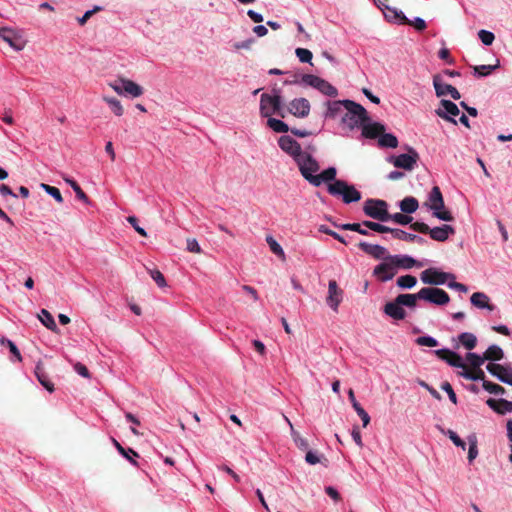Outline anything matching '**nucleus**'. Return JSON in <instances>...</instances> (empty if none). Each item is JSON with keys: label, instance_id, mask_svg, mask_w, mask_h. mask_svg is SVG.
<instances>
[{"label": "nucleus", "instance_id": "10", "mask_svg": "<svg viewBox=\"0 0 512 512\" xmlns=\"http://www.w3.org/2000/svg\"><path fill=\"white\" fill-rule=\"evenodd\" d=\"M419 160V154L418 152L410 147L408 149L407 154H400L398 156L392 157L391 162L396 168H402L408 171H411L414 169V166L416 165L417 161Z\"/></svg>", "mask_w": 512, "mask_h": 512}, {"label": "nucleus", "instance_id": "11", "mask_svg": "<svg viewBox=\"0 0 512 512\" xmlns=\"http://www.w3.org/2000/svg\"><path fill=\"white\" fill-rule=\"evenodd\" d=\"M396 273V267L393 261H391L390 256H388L384 262L375 266L373 270V275L381 282H387L393 279Z\"/></svg>", "mask_w": 512, "mask_h": 512}, {"label": "nucleus", "instance_id": "59", "mask_svg": "<svg viewBox=\"0 0 512 512\" xmlns=\"http://www.w3.org/2000/svg\"><path fill=\"white\" fill-rule=\"evenodd\" d=\"M478 36L481 42L486 46L491 45L495 39L494 34L487 30H480Z\"/></svg>", "mask_w": 512, "mask_h": 512}, {"label": "nucleus", "instance_id": "23", "mask_svg": "<svg viewBox=\"0 0 512 512\" xmlns=\"http://www.w3.org/2000/svg\"><path fill=\"white\" fill-rule=\"evenodd\" d=\"M388 11L392 13L393 17L402 24L411 25L418 31H422L426 28V23L422 18L417 17L413 21H410L401 11L397 12L396 10L391 9H388Z\"/></svg>", "mask_w": 512, "mask_h": 512}, {"label": "nucleus", "instance_id": "12", "mask_svg": "<svg viewBox=\"0 0 512 512\" xmlns=\"http://www.w3.org/2000/svg\"><path fill=\"white\" fill-rule=\"evenodd\" d=\"M278 144L284 152L293 157L294 161L305 153L302 151L301 145L290 136H281Z\"/></svg>", "mask_w": 512, "mask_h": 512}, {"label": "nucleus", "instance_id": "60", "mask_svg": "<svg viewBox=\"0 0 512 512\" xmlns=\"http://www.w3.org/2000/svg\"><path fill=\"white\" fill-rule=\"evenodd\" d=\"M446 434L448 435L449 439L454 443V445H456L457 447L462 448L463 450L466 449V443L457 435L456 432H454L453 430L449 429L446 432Z\"/></svg>", "mask_w": 512, "mask_h": 512}, {"label": "nucleus", "instance_id": "49", "mask_svg": "<svg viewBox=\"0 0 512 512\" xmlns=\"http://www.w3.org/2000/svg\"><path fill=\"white\" fill-rule=\"evenodd\" d=\"M390 233L393 235L394 238L399 239V240L408 241V242H413L416 238L415 234L407 233L401 229L391 228Z\"/></svg>", "mask_w": 512, "mask_h": 512}, {"label": "nucleus", "instance_id": "62", "mask_svg": "<svg viewBox=\"0 0 512 512\" xmlns=\"http://www.w3.org/2000/svg\"><path fill=\"white\" fill-rule=\"evenodd\" d=\"M410 228L423 234H429L431 229L426 223L423 222H414L411 224Z\"/></svg>", "mask_w": 512, "mask_h": 512}, {"label": "nucleus", "instance_id": "57", "mask_svg": "<svg viewBox=\"0 0 512 512\" xmlns=\"http://www.w3.org/2000/svg\"><path fill=\"white\" fill-rule=\"evenodd\" d=\"M416 343L427 347H436L438 345V341L431 336H420L416 339Z\"/></svg>", "mask_w": 512, "mask_h": 512}, {"label": "nucleus", "instance_id": "20", "mask_svg": "<svg viewBox=\"0 0 512 512\" xmlns=\"http://www.w3.org/2000/svg\"><path fill=\"white\" fill-rule=\"evenodd\" d=\"M358 247L366 254L372 256L375 259H384L386 260L387 250L386 248L377 245V244H369L367 242H359Z\"/></svg>", "mask_w": 512, "mask_h": 512}, {"label": "nucleus", "instance_id": "15", "mask_svg": "<svg viewBox=\"0 0 512 512\" xmlns=\"http://www.w3.org/2000/svg\"><path fill=\"white\" fill-rule=\"evenodd\" d=\"M343 299V290L339 288L335 280H330L328 283V295L326 298L327 305L334 311L338 310L339 304Z\"/></svg>", "mask_w": 512, "mask_h": 512}, {"label": "nucleus", "instance_id": "41", "mask_svg": "<svg viewBox=\"0 0 512 512\" xmlns=\"http://www.w3.org/2000/svg\"><path fill=\"white\" fill-rule=\"evenodd\" d=\"M345 102L346 100L328 102V110L326 115L331 118L336 117L342 111V108H345Z\"/></svg>", "mask_w": 512, "mask_h": 512}, {"label": "nucleus", "instance_id": "30", "mask_svg": "<svg viewBox=\"0 0 512 512\" xmlns=\"http://www.w3.org/2000/svg\"><path fill=\"white\" fill-rule=\"evenodd\" d=\"M35 375L38 381L49 391H54V384L49 380L47 373L45 372L44 365L42 362H38L35 367Z\"/></svg>", "mask_w": 512, "mask_h": 512}, {"label": "nucleus", "instance_id": "48", "mask_svg": "<svg viewBox=\"0 0 512 512\" xmlns=\"http://www.w3.org/2000/svg\"><path fill=\"white\" fill-rule=\"evenodd\" d=\"M40 187L48 193L50 196H52L58 203L63 202V197L61 195V192L58 188L54 186H50L48 184L42 183Z\"/></svg>", "mask_w": 512, "mask_h": 512}, {"label": "nucleus", "instance_id": "31", "mask_svg": "<svg viewBox=\"0 0 512 512\" xmlns=\"http://www.w3.org/2000/svg\"><path fill=\"white\" fill-rule=\"evenodd\" d=\"M458 374H459V376L464 377L465 379H468V380L482 381L483 383H484V381H486L485 373L481 368H469L466 365V369H463Z\"/></svg>", "mask_w": 512, "mask_h": 512}, {"label": "nucleus", "instance_id": "53", "mask_svg": "<svg viewBox=\"0 0 512 512\" xmlns=\"http://www.w3.org/2000/svg\"><path fill=\"white\" fill-rule=\"evenodd\" d=\"M482 386L490 394L497 395V394H504L505 393V388L504 387H502L499 384L490 382V381H484V383H482Z\"/></svg>", "mask_w": 512, "mask_h": 512}, {"label": "nucleus", "instance_id": "39", "mask_svg": "<svg viewBox=\"0 0 512 512\" xmlns=\"http://www.w3.org/2000/svg\"><path fill=\"white\" fill-rule=\"evenodd\" d=\"M378 143L382 147L396 148L398 146V139L395 135L384 132L380 136Z\"/></svg>", "mask_w": 512, "mask_h": 512}, {"label": "nucleus", "instance_id": "26", "mask_svg": "<svg viewBox=\"0 0 512 512\" xmlns=\"http://www.w3.org/2000/svg\"><path fill=\"white\" fill-rule=\"evenodd\" d=\"M455 234V229L450 225H443L430 229V237L439 242H444L448 239L449 235Z\"/></svg>", "mask_w": 512, "mask_h": 512}, {"label": "nucleus", "instance_id": "28", "mask_svg": "<svg viewBox=\"0 0 512 512\" xmlns=\"http://www.w3.org/2000/svg\"><path fill=\"white\" fill-rule=\"evenodd\" d=\"M337 170L334 167H329L322 171L320 174H317L315 177H313V186L319 187L323 182H330L337 180L336 179Z\"/></svg>", "mask_w": 512, "mask_h": 512}, {"label": "nucleus", "instance_id": "9", "mask_svg": "<svg viewBox=\"0 0 512 512\" xmlns=\"http://www.w3.org/2000/svg\"><path fill=\"white\" fill-rule=\"evenodd\" d=\"M301 80L306 85L319 90L324 95L336 97L338 94L337 89L333 85L316 75L304 74Z\"/></svg>", "mask_w": 512, "mask_h": 512}, {"label": "nucleus", "instance_id": "29", "mask_svg": "<svg viewBox=\"0 0 512 512\" xmlns=\"http://www.w3.org/2000/svg\"><path fill=\"white\" fill-rule=\"evenodd\" d=\"M429 207L431 210H441L445 207L444 199L440 188L438 186H434L429 195Z\"/></svg>", "mask_w": 512, "mask_h": 512}, {"label": "nucleus", "instance_id": "21", "mask_svg": "<svg viewBox=\"0 0 512 512\" xmlns=\"http://www.w3.org/2000/svg\"><path fill=\"white\" fill-rule=\"evenodd\" d=\"M385 132V126L379 122L364 123L362 125V135L369 139H375Z\"/></svg>", "mask_w": 512, "mask_h": 512}, {"label": "nucleus", "instance_id": "34", "mask_svg": "<svg viewBox=\"0 0 512 512\" xmlns=\"http://www.w3.org/2000/svg\"><path fill=\"white\" fill-rule=\"evenodd\" d=\"M39 319L46 328L53 332H57L58 327L56 322L48 310L42 309L41 314L39 315Z\"/></svg>", "mask_w": 512, "mask_h": 512}, {"label": "nucleus", "instance_id": "5", "mask_svg": "<svg viewBox=\"0 0 512 512\" xmlns=\"http://www.w3.org/2000/svg\"><path fill=\"white\" fill-rule=\"evenodd\" d=\"M420 300H424L434 305L444 306L450 302L449 294L437 287H424L418 291Z\"/></svg>", "mask_w": 512, "mask_h": 512}, {"label": "nucleus", "instance_id": "7", "mask_svg": "<svg viewBox=\"0 0 512 512\" xmlns=\"http://www.w3.org/2000/svg\"><path fill=\"white\" fill-rule=\"evenodd\" d=\"M108 85L119 95H130L139 97L143 94V88L132 80L119 78Z\"/></svg>", "mask_w": 512, "mask_h": 512}, {"label": "nucleus", "instance_id": "50", "mask_svg": "<svg viewBox=\"0 0 512 512\" xmlns=\"http://www.w3.org/2000/svg\"><path fill=\"white\" fill-rule=\"evenodd\" d=\"M291 436H292V439L294 441V443L296 444V446L303 450V451H308V447H309V444H308V441L303 438L294 428H292V433H291Z\"/></svg>", "mask_w": 512, "mask_h": 512}, {"label": "nucleus", "instance_id": "4", "mask_svg": "<svg viewBox=\"0 0 512 512\" xmlns=\"http://www.w3.org/2000/svg\"><path fill=\"white\" fill-rule=\"evenodd\" d=\"M295 162L304 179L310 184H313L312 178L317 175L315 173L320 169L317 160L311 154L305 152L301 157L297 158Z\"/></svg>", "mask_w": 512, "mask_h": 512}, {"label": "nucleus", "instance_id": "32", "mask_svg": "<svg viewBox=\"0 0 512 512\" xmlns=\"http://www.w3.org/2000/svg\"><path fill=\"white\" fill-rule=\"evenodd\" d=\"M63 179L73 189V191L76 194V197L79 200H81L85 204H90V200H89L88 196L86 195V193L82 190V188L79 186V184L75 180H73L69 177H66V176L63 177Z\"/></svg>", "mask_w": 512, "mask_h": 512}, {"label": "nucleus", "instance_id": "44", "mask_svg": "<svg viewBox=\"0 0 512 512\" xmlns=\"http://www.w3.org/2000/svg\"><path fill=\"white\" fill-rule=\"evenodd\" d=\"M266 242L267 244L269 245V248L270 250L275 254L277 255L278 257H280L282 260L285 259V253H284V250L282 249V247L280 246V244L272 237V236H267L266 237Z\"/></svg>", "mask_w": 512, "mask_h": 512}, {"label": "nucleus", "instance_id": "2", "mask_svg": "<svg viewBox=\"0 0 512 512\" xmlns=\"http://www.w3.org/2000/svg\"><path fill=\"white\" fill-rule=\"evenodd\" d=\"M327 190L333 196H341L345 204L358 202L362 197L353 185H349L344 180H335L333 183H328Z\"/></svg>", "mask_w": 512, "mask_h": 512}, {"label": "nucleus", "instance_id": "43", "mask_svg": "<svg viewBox=\"0 0 512 512\" xmlns=\"http://www.w3.org/2000/svg\"><path fill=\"white\" fill-rule=\"evenodd\" d=\"M103 100L110 106L116 116L123 115L124 109L120 101L114 97L103 96Z\"/></svg>", "mask_w": 512, "mask_h": 512}, {"label": "nucleus", "instance_id": "42", "mask_svg": "<svg viewBox=\"0 0 512 512\" xmlns=\"http://www.w3.org/2000/svg\"><path fill=\"white\" fill-rule=\"evenodd\" d=\"M267 125L277 133H286L289 131L288 125L279 119L269 118L267 120Z\"/></svg>", "mask_w": 512, "mask_h": 512}, {"label": "nucleus", "instance_id": "46", "mask_svg": "<svg viewBox=\"0 0 512 512\" xmlns=\"http://www.w3.org/2000/svg\"><path fill=\"white\" fill-rule=\"evenodd\" d=\"M499 62L496 65H478L473 66L474 75L478 77H484L489 75L493 70L498 68Z\"/></svg>", "mask_w": 512, "mask_h": 512}, {"label": "nucleus", "instance_id": "24", "mask_svg": "<svg viewBox=\"0 0 512 512\" xmlns=\"http://www.w3.org/2000/svg\"><path fill=\"white\" fill-rule=\"evenodd\" d=\"M486 404L493 409L496 413L500 415H504L507 412H512V401H508L506 399H493L489 398L486 401Z\"/></svg>", "mask_w": 512, "mask_h": 512}, {"label": "nucleus", "instance_id": "17", "mask_svg": "<svg viewBox=\"0 0 512 512\" xmlns=\"http://www.w3.org/2000/svg\"><path fill=\"white\" fill-rule=\"evenodd\" d=\"M440 105L441 108L435 110L436 115L446 121L456 123V121L453 120L450 116L459 115L460 111L457 105L454 102L445 99L440 101Z\"/></svg>", "mask_w": 512, "mask_h": 512}, {"label": "nucleus", "instance_id": "51", "mask_svg": "<svg viewBox=\"0 0 512 512\" xmlns=\"http://www.w3.org/2000/svg\"><path fill=\"white\" fill-rule=\"evenodd\" d=\"M147 271L160 288L167 286L164 275L158 269L147 268Z\"/></svg>", "mask_w": 512, "mask_h": 512}, {"label": "nucleus", "instance_id": "22", "mask_svg": "<svg viewBox=\"0 0 512 512\" xmlns=\"http://www.w3.org/2000/svg\"><path fill=\"white\" fill-rule=\"evenodd\" d=\"M384 312L391 318L395 320H402L406 316V311L404 308L398 303L395 298L394 301L388 302L384 306Z\"/></svg>", "mask_w": 512, "mask_h": 512}, {"label": "nucleus", "instance_id": "35", "mask_svg": "<svg viewBox=\"0 0 512 512\" xmlns=\"http://www.w3.org/2000/svg\"><path fill=\"white\" fill-rule=\"evenodd\" d=\"M484 359L490 361H499L504 357L503 350L497 345H491L484 352Z\"/></svg>", "mask_w": 512, "mask_h": 512}, {"label": "nucleus", "instance_id": "8", "mask_svg": "<svg viewBox=\"0 0 512 512\" xmlns=\"http://www.w3.org/2000/svg\"><path fill=\"white\" fill-rule=\"evenodd\" d=\"M420 279L424 284L438 286L445 284L449 279L455 280V275L436 268H428L421 272Z\"/></svg>", "mask_w": 512, "mask_h": 512}, {"label": "nucleus", "instance_id": "33", "mask_svg": "<svg viewBox=\"0 0 512 512\" xmlns=\"http://www.w3.org/2000/svg\"><path fill=\"white\" fill-rule=\"evenodd\" d=\"M419 207V204H418V201L416 198L414 197H405L401 202H400V209L402 212L404 213H407V214H410V213H414Z\"/></svg>", "mask_w": 512, "mask_h": 512}, {"label": "nucleus", "instance_id": "3", "mask_svg": "<svg viewBox=\"0 0 512 512\" xmlns=\"http://www.w3.org/2000/svg\"><path fill=\"white\" fill-rule=\"evenodd\" d=\"M364 213L381 222L390 220V213L388 212V204L380 199H367L363 205Z\"/></svg>", "mask_w": 512, "mask_h": 512}, {"label": "nucleus", "instance_id": "6", "mask_svg": "<svg viewBox=\"0 0 512 512\" xmlns=\"http://www.w3.org/2000/svg\"><path fill=\"white\" fill-rule=\"evenodd\" d=\"M260 113L263 117H269L276 113L284 118L285 114L281 110V97L279 95L271 96L263 93L260 99Z\"/></svg>", "mask_w": 512, "mask_h": 512}, {"label": "nucleus", "instance_id": "13", "mask_svg": "<svg viewBox=\"0 0 512 512\" xmlns=\"http://www.w3.org/2000/svg\"><path fill=\"white\" fill-rule=\"evenodd\" d=\"M433 86L437 97H443L449 94L454 100L461 98L459 91L454 86L443 83L439 74L433 76Z\"/></svg>", "mask_w": 512, "mask_h": 512}, {"label": "nucleus", "instance_id": "36", "mask_svg": "<svg viewBox=\"0 0 512 512\" xmlns=\"http://www.w3.org/2000/svg\"><path fill=\"white\" fill-rule=\"evenodd\" d=\"M459 342L468 350H472L476 347L477 338L474 334L469 332L461 333L458 336Z\"/></svg>", "mask_w": 512, "mask_h": 512}, {"label": "nucleus", "instance_id": "63", "mask_svg": "<svg viewBox=\"0 0 512 512\" xmlns=\"http://www.w3.org/2000/svg\"><path fill=\"white\" fill-rule=\"evenodd\" d=\"M441 389L444 390L448 396H449V399L454 403L456 404L457 403V397H456V394L451 386V384L449 382H443L442 385H441Z\"/></svg>", "mask_w": 512, "mask_h": 512}, {"label": "nucleus", "instance_id": "61", "mask_svg": "<svg viewBox=\"0 0 512 512\" xmlns=\"http://www.w3.org/2000/svg\"><path fill=\"white\" fill-rule=\"evenodd\" d=\"M433 215L443 221L450 222V221L454 220V217L452 216V214L448 210H445L444 208L441 210H434Z\"/></svg>", "mask_w": 512, "mask_h": 512}, {"label": "nucleus", "instance_id": "1", "mask_svg": "<svg viewBox=\"0 0 512 512\" xmlns=\"http://www.w3.org/2000/svg\"><path fill=\"white\" fill-rule=\"evenodd\" d=\"M345 109L346 113L342 117L341 121L342 124H344L350 130L354 129L360 124L363 125L370 120L366 109L362 105L352 100H346Z\"/></svg>", "mask_w": 512, "mask_h": 512}, {"label": "nucleus", "instance_id": "56", "mask_svg": "<svg viewBox=\"0 0 512 512\" xmlns=\"http://www.w3.org/2000/svg\"><path fill=\"white\" fill-rule=\"evenodd\" d=\"M361 226L362 225L359 223H347V224H342L339 227L343 230H350V231L358 232L359 234H362V235H368L369 232L366 229H363Z\"/></svg>", "mask_w": 512, "mask_h": 512}, {"label": "nucleus", "instance_id": "40", "mask_svg": "<svg viewBox=\"0 0 512 512\" xmlns=\"http://www.w3.org/2000/svg\"><path fill=\"white\" fill-rule=\"evenodd\" d=\"M417 284V278L413 275H403L397 279V285L401 289H411Z\"/></svg>", "mask_w": 512, "mask_h": 512}, {"label": "nucleus", "instance_id": "18", "mask_svg": "<svg viewBox=\"0 0 512 512\" xmlns=\"http://www.w3.org/2000/svg\"><path fill=\"white\" fill-rule=\"evenodd\" d=\"M288 110L295 117L305 118L310 113V103L306 98H296L289 103Z\"/></svg>", "mask_w": 512, "mask_h": 512}, {"label": "nucleus", "instance_id": "19", "mask_svg": "<svg viewBox=\"0 0 512 512\" xmlns=\"http://www.w3.org/2000/svg\"><path fill=\"white\" fill-rule=\"evenodd\" d=\"M486 369L501 382L512 386V370L501 364L489 363Z\"/></svg>", "mask_w": 512, "mask_h": 512}, {"label": "nucleus", "instance_id": "37", "mask_svg": "<svg viewBox=\"0 0 512 512\" xmlns=\"http://www.w3.org/2000/svg\"><path fill=\"white\" fill-rule=\"evenodd\" d=\"M398 303H400L401 306H407V307H415L417 300L419 299L418 292L415 294H399L396 297Z\"/></svg>", "mask_w": 512, "mask_h": 512}, {"label": "nucleus", "instance_id": "45", "mask_svg": "<svg viewBox=\"0 0 512 512\" xmlns=\"http://www.w3.org/2000/svg\"><path fill=\"white\" fill-rule=\"evenodd\" d=\"M466 360L469 363V368H481L482 364L484 363V355L480 356L473 352H468L466 354Z\"/></svg>", "mask_w": 512, "mask_h": 512}, {"label": "nucleus", "instance_id": "58", "mask_svg": "<svg viewBox=\"0 0 512 512\" xmlns=\"http://www.w3.org/2000/svg\"><path fill=\"white\" fill-rule=\"evenodd\" d=\"M390 220H393L400 225H407L412 221V217L402 213H395L390 214Z\"/></svg>", "mask_w": 512, "mask_h": 512}, {"label": "nucleus", "instance_id": "55", "mask_svg": "<svg viewBox=\"0 0 512 512\" xmlns=\"http://www.w3.org/2000/svg\"><path fill=\"white\" fill-rule=\"evenodd\" d=\"M295 54L302 63H310L312 60V52L305 48H297Z\"/></svg>", "mask_w": 512, "mask_h": 512}, {"label": "nucleus", "instance_id": "25", "mask_svg": "<svg viewBox=\"0 0 512 512\" xmlns=\"http://www.w3.org/2000/svg\"><path fill=\"white\" fill-rule=\"evenodd\" d=\"M390 258H391V261H393V263L396 267V270L398 268L410 269L414 266H417V267L422 266V263L417 262L415 259H413L412 257H410L408 255H393V256L390 255Z\"/></svg>", "mask_w": 512, "mask_h": 512}, {"label": "nucleus", "instance_id": "16", "mask_svg": "<svg viewBox=\"0 0 512 512\" xmlns=\"http://www.w3.org/2000/svg\"><path fill=\"white\" fill-rule=\"evenodd\" d=\"M0 38L16 51L24 48V42L21 40V37L11 28L0 27Z\"/></svg>", "mask_w": 512, "mask_h": 512}, {"label": "nucleus", "instance_id": "54", "mask_svg": "<svg viewBox=\"0 0 512 512\" xmlns=\"http://www.w3.org/2000/svg\"><path fill=\"white\" fill-rule=\"evenodd\" d=\"M0 344L7 346L8 350H10V352L17 358V360L22 361V356L20 354V351L17 348V346L14 344V342H12L11 340H9L5 337H2L0 339Z\"/></svg>", "mask_w": 512, "mask_h": 512}, {"label": "nucleus", "instance_id": "47", "mask_svg": "<svg viewBox=\"0 0 512 512\" xmlns=\"http://www.w3.org/2000/svg\"><path fill=\"white\" fill-rule=\"evenodd\" d=\"M469 450L468 460L471 463L478 455L477 437L473 434L468 437Z\"/></svg>", "mask_w": 512, "mask_h": 512}, {"label": "nucleus", "instance_id": "38", "mask_svg": "<svg viewBox=\"0 0 512 512\" xmlns=\"http://www.w3.org/2000/svg\"><path fill=\"white\" fill-rule=\"evenodd\" d=\"M113 441V444L114 446L116 447V449L118 450V452L124 456L128 461H130L133 465L137 466V462L135 459H133L130 454H132L133 456L135 457H138V453L136 451H134L133 449L131 448H128V449H125L121 446V444L116 440V439H112Z\"/></svg>", "mask_w": 512, "mask_h": 512}, {"label": "nucleus", "instance_id": "14", "mask_svg": "<svg viewBox=\"0 0 512 512\" xmlns=\"http://www.w3.org/2000/svg\"><path fill=\"white\" fill-rule=\"evenodd\" d=\"M434 353L439 359L445 361L450 366L461 368L462 370L466 369V364L458 353L447 348L435 350Z\"/></svg>", "mask_w": 512, "mask_h": 512}, {"label": "nucleus", "instance_id": "52", "mask_svg": "<svg viewBox=\"0 0 512 512\" xmlns=\"http://www.w3.org/2000/svg\"><path fill=\"white\" fill-rule=\"evenodd\" d=\"M362 225L365 226L366 228H368L372 231L378 232V233H390V231H391L390 227H387L380 223H376V222H372V221H364L362 223Z\"/></svg>", "mask_w": 512, "mask_h": 512}, {"label": "nucleus", "instance_id": "64", "mask_svg": "<svg viewBox=\"0 0 512 512\" xmlns=\"http://www.w3.org/2000/svg\"><path fill=\"white\" fill-rule=\"evenodd\" d=\"M187 250L192 253L200 254L202 252L200 245L195 238L187 239Z\"/></svg>", "mask_w": 512, "mask_h": 512}, {"label": "nucleus", "instance_id": "27", "mask_svg": "<svg viewBox=\"0 0 512 512\" xmlns=\"http://www.w3.org/2000/svg\"><path fill=\"white\" fill-rule=\"evenodd\" d=\"M470 301L472 305L480 309H488L489 311H493L495 306L490 304L489 297L483 292H475L472 294Z\"/></svg>", "mask_w": 512, "mask_h": 512}]
</instances>
